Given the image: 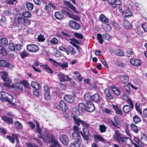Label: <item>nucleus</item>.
<instances>
[{"label":"nucleus","instance_id":"f257e3e1","mask_svg":"<svg viewBox=\"0 0 147 147\" xmlns=\"http://www.w3.org/2000/svg\"><path fill=\"white\" fill-rule=\"evenodd\" d=\"M27 50L30 52L36 53L39 50L38 46L35 45L29 44L27 45Z\"/></svg>","mask_w":147,"mask_h":147},{"label":"nucleus","instance_id":"f03ea898","mask_svg":"<svg viewBox=\"0 0 147 147\" xmlns=\"http://www.w3.org/2000/svg\"><path fill=\"white\" fill-rule=\"evenodd\" d=\"M123 137L118 130L115 131V134L113 135V139L119 142H121L122 139H123Z\"/></svg>","mask_w":147,"mask_h":147},{"label":"nucleus","instance_id":"7ed1b4c3","mask_svg":"<svg viewBox=\"0 0 147 147\" xmlns=\"http://www.w3.org/2000/svg\"><path fill=\"white\" fill-rule=\"evenodd\" d=\"M59 106H58V103H55L54 104L55 107L56 109H63V108L65 110H66L67 109L63 100H61L59 101Z\"/></svg>","mask_w":147,"mask_h":147},{"label":"nucleus","instance_id":"20e7f679","mask_svg":"<svg viewBox=\"0 0 147 147\" xmlns=\"http://www.w3.org/2000/svg\"><path fill=\"white\" fill-rule=\"evenodd\" d=\"M68 25L71 28L75 30H78L80 28V24L73 20H70L68 23Z\"/></svg>","mask_w":147,"mask_h":147},{"label":"nucleus","instance_id":"39448f33","mask_svg":"<svg viewBox=\"0 0 147 147\" xmlns=\"http://www.w3.org/2000/svg\"><path fill=\"white\" fill-rule=\"evenodd\" d=\"M82 129L83 132L81 131V135L84 140H87L90 135L89 131L86 128H83Z\"/></svg>","mask_w":147,"mask_h":147},{"label":"nucleus","instance_id":"423d86ee","mask_svg":"<svg viewBox=\"0 0 147 147\" xmlns=\"http://www.w3.org/2000/svg\"><path fill=\"white\" fill-rule=\"evenodd\" d=\"M43 136L44 138L43 139H46L49 142L53 143L54 142L56 141L55 140L54 137L52 135H49L46 132L44 133Z\"/></svg>","mask_w":147,"mask_h":147},{"label":"nucleus","instance_id":"0eeeda50","mask_svg":"<svg viewBox=\"0 0 147 147\" xmlns=\"http://www.w3.org/2000/svg\"><path fill=\"white\" fill-rule=\"evenodd\" d=\"M121 142L128 146H131L133 144L132 140L128 137H124L123 139H122Z\"/></svg>","mask_w":147,"mask_h":147},{"label":"nucleus","instance_id":"6e6552de","mask_svg":"<svg viewBox=\"0 0 147 147\" xmlns=\"http://www.w3.org/2000/svg\"><path fill=\"white\" fill-rule=\"evenodd\" d=\"M6 138L9 140V141L12 143H14L15 142V140H16V143L18 144L19 143V140L17 135L12 134V136L11 137L9 136H7Z\"/></svg>","mask_w":147,"mask_h":147},{"label":"nucleus","instance_id":"1a4fd4ad","mask_svg":"<svg viewBox=\"0 0 147 147\" xmlns=\"http://www.w3.org/2000/svg\"><path fill=\"white\" fill-rule=\"evenodd\" d=\"M109 3L113 5L114 8H115L117 5H120L122 4L121 2L119 0H107Z\"/></svg>","mask_w":147,"mask_h":147},{"label":"nucleus","instance_id":"9d476101","mask_svg":"<svg viewBox=\"0 0 147 147\" xmlns=\"http://www.w3.org/2000/svg\"><path fill=\"white\" fill-rule=\"evenodd\" d=\"M114 121H111V123L112 125L120 129V126L121 125V121L119 120L117 118L114 117Z\"/></svg>","mask_w":147,"mask_h":147},{"label":"nucleus","instance_id":"9b49d317","mask_svg":"<svg viewBox=\"0 0 147 147\" xmlns=\"http://www.w3.org/2000/svg\"><path fill=\"white\" fill-rule=\"evenodd\" d=\"M72 136L73 139L74 141L79 142L82 141V139L80 135V132H73Z\"/></svg>","mask_w":147,"mask_h":147},{"label":"nucleus","instance_id":"f8f14e48","mask_svg":"<svg viewBox=\"0 0 147 147\" xmlns=\"http://www.w3.org/2000/svg\"><path fill=\"white\" fill-rule=\"evenodd\" d=\"M130 63L134 66H139L142 64L141 60L139 59H133L130 60Z\"/></svg>","mask_w":147,"mask_h":147},{"label":"nucleus","instance_id":"ddd939ff","mask_svg":"<svg viewBox=\"0 0 147 147\" xmlns=\"http://www.w3.org/2000/svg\"><path fill=\"white\" fill-rule=\"evenodd\" d=\"M60 140L62 143L65 145H67L69 142L68 136L65 135H62Z\"/></svg>","mask_w":147,"mask_h":147},{"label":"nucleus","instance_id":"4468645a","mask_svg":"<svg viewBox=\"0 0 147 147\" xmlns=\"http://www.w3.org/2000/svg\"><path fill=\"white\" fill-rule=\"evenodd\" d=\"M36 123V129H37V132L38 134V136L41 139H43L44 134L43 135L41 132V129L40 127L39 124L37 121H34Z\"/></svg>","mask_w":147,"mask_h":147},{"label":"nucleus","instance_id":"2eb2a0df","mask_svg":"<svg viewBox=\"0 0 147 147\" xmlns=\"http://www.w3.org/2000/svg\"><path fill=\"white\" fill-rule=\"evenodd\" d=\"M36 123V129H37V132L38 134V136L41 139H43L44 134L43 135L41 132V129L40 127L39 124L37 121H34Z\"/></svg>","mask_w":147,"mask_h":147},{"label":"nucleus","instance_id":"dca6fc26","mask_svg":"<svg viewBox=\"0 0 147 147\" xmlns=\"http://www.w3.org/2000/svg\"><path fill=\"white\" fill-rule=\"evenodd\" d=\"M95 108L93 104L91 102H88L86 105V110L89 112H91L94 111Z\"/></svg>","mask_w":147,"mask_h":147},{"label":"nucleus","instance_id":"f3484780","mask_svg":"<svg viewBox=\"0 0 147 147\" xmlns=\"http://www.w3.org/2000/svg\"><path fill=\"white\" fill-rule=\"evenodd\" d=\"M2 120L5 121L8 125L13 123V119L11 118L5 116H2L1 117Z\"/></svg>","mask_w":147,"mask_h":147},{"label":"nucleus","instance_id":"a211bd4d","mask_svg":"<svg viewBox=\"0 0 147 147\" xmlns=\"http://www.w3.org/2000/svg\"><path fill=\"white\" fill-rule=\"evenodd\" d=\"M120 81L123 84H126L129 81V78L127 76L125 75L121 76L119 77Z\"/></svg>","mask_w":147,"mask_h":147},{"label":"nucleus","instance_id":"6ab92c4d","mask_svg":"<svg viewBox=\"0 0 147 147\" xmlns=\"http://www.w3.org/2000/svg\"><path fill=\"white\" fill-rule=\"evenodd\" d=\"M65 3L67 7L71 9L72 10L76 13H77V11L76 10V9L75 7L70 3L69 2L65 1Z\"/></svg>","mask_w":147,"mask_h":147},{"label":"nucleus","instance_id":"aec40b11","mask_svg":"<svg viewBox=\"0 0 147 147\" xmlns=\"http://www.w3.org/2000/svg\"><path fill=\"white\" fill-rule=\"evenodd\" d=\"M59 80L61 82L66 81V76L62 73H60L57 75Z\"/></svg>","mask_w":147,"mask_h":147},{"label":"nucleus","instance_id":"412c9836","mask_svg":"<svg viewBox=\"0 0 147 147\" xmlns=\"http://www.w3.org/2000/svg\"><path fill=\"white\" fill-rule=\"evenodd\" d=\"M122 12L123 16L125 18L130 17L132 15V13L129 10H124Z\"/></svg>","mask_w":147,"mask_h":147},{"label":"nucleus","instance_id":"4be33fe9","mask_svg":"<svg viewBox=\"0 0 147 147\" xmlns=\"http://www.w3.org/2000/svg\"><path fill=\"white\" fill-rule=\"evenodd\" d=\"M64 98L65 100L68 102L72 103L74 101V98L71 96L66 95L64 96Z\"/></svg>","mask_w":147,"mask_h":147},{"label":"nucleus","instance_id":"5701e85b","mask_svg":"<svg viewBox=\"0 0 147 147\" xmlns=\"http://www.w3.org/2000/svg\"><path fill=\"white\" fill-rule=\"evenodd\" d=\"M0 73L1 74H3L2 75L1 78L4 81L8 82L9 81V78L7 77V76L8 74V73L7 72L3 71L0 72Z\"/></svg>","mask_w":147,"mask_h":147},{"label":"nucleus","instance_id":"b1692460","mask_svg":"<svg viewBox=\"0 0 147 147\" xmlns=\"http://www.w3.org/2000/svg\"><path fill=\"white\" fill-rule=\"evenodd\" d=\"M99 20L100 21L104 23H108L109 22V19L103 14H101L100 16Z\"/></svg>","mask_w":147,"mask_h":147},{"label":"nucleus","instance_id":"393cba45","mask_svg":"<svg viewBox=\"0 0 147 147\" xmlns=\"http://www.w3.org/2000/svg\"><path fill=\"white\" fill-rule=\"evenodd\" d=\"M94 140L96 142H98V141L104 142L105 141L102 137L99 135H94Z\"/></svg>","mask_w":147,"mask_h":147},{"label":"nucleus","instance_id":"a878e982","mask_svg":"<svg viewBox=\"0 0 147 147\" xmlns=\"http://www.w3.org/2000/svg\"><path fill=\"white\" fill-rule=\"evenodd\" d=\"M104 93L106 97L108 99H112L113 98V96L111 95L108 89H105L104 90Z\"/></svg>","mask_w":147,"mask_h":147},{"label":"nucleus","instance_id":"bb28decb","mask_svg":"<svg viewBox=\"0 0 147 147\" xmlns=\"http://www.w3.org/2000/svg\"><path fill=\"white\" fill-rule=\"evenodd\" d=\"M92 100L94 102L98 103L99 101L100 96L98 93H96L92 96Z\"/></svg>","mask_w":147,"mask_h":147},{"label":"nucleus","instance_id":"cd10ccee","mask_svg":"<svg viewBox=\"0 0 147 147\" xmlns=\"http://www.w3.org/2000/svg\"><path fill=\"white\" fill-rule=\"evenodd\" d=\"M72 114L73 115V117H76L79 115L80 113L78 110L76 108H73L71 110Z\"/></svg>","mask_w":147,"mask_h":147},{"label":"nucleus","instance_id":"c85d7f7f","mask_svg":"<svg viewBox=\"0 0 147 147\" xmlns=\"http://www.w3.org/2000/svg\"><path fill=\"white\" fill-rule=\"evenodd\" d=\"M55 16L57 19L59 20H61L64 17V16L63 14L58 11H56L55 12Z\"/></svg>","mask_w":147,"mask_h":147},{"label":"nucleus","instance_id":"c756f323","mask_svg":"<svg viewBox=\"0 0 147 147\" xmlns=\"http://www.w3.org/2000/svg\"><path fill=\"white\" fill-rule=\"evenodd\" d=\"M92 96H91L89 93H87L85 94L84 96V99L86 101L88 102H90L92 100Z\"/></svg>","mask_w":147,"mask_h":147},{"label":"nucleus","instance_id":"7c9ffc66","mask_svg":"<svg viewBox=\"0 0 147 147\" xmlns=\"http://www.w3.org/2000/svg\"><path fill=\"white\" fill-rule=\"evenodd\" d=\"M31 86L34 89H38L40 88V84L35 82H32L31 84Z\"/></svg>","mask_w":147,"mask_h":147},{"label":"nucleus","instance_id":"2f4dec72","mask_svg":"<svg viewBox=\"0 0 147 147\" xmlns=\"http://www.w3.org/2000/svg\"><path fill=\"white\" fill-rule=\"evenodd\" d=\"M73 118L75 122V124L78 126L80 125V124L81 123V121H82L78 116L73 117Z\"/></svg>","mask_w":147,"mask_h":147},{"label":"nucleus","instance_id":"473e14b6","mask_svg":"<svg viewBox=\"0 0 147 147\" xmlns=\"http://www.w3.org/2000/svg\"><path fill=\"white\" fill-rule=\"evenodd\" d=\"M140 104L139 102H136L135 104V107L136 110L140 114H142V109L140 107Z\"/></svg>","mask_w":147,"mask_h":147},{"label":"nucleus","instance_id":"72a5a7b5","mask_svg":"<svg viewBox=\"0 0 147 147\" xmlns=\"http://www.w3.org/2000/svg\"><path fill=\"white\" fill-rule=\"evenodd\" d=\"M112 106L113 109L115 111L116 114L120 115H122V111L118 108V107L117 106H115L113 105H112Z\"/></svg>","mask_w":147,"mask_h":147},{"label":"nucleus","instance_id":"f704fd0d","mask_svg":"<svg viewBox=\"0 0 147 147\" xmlns=\"http://www.w3.org/2000/svg\"><path fill=\"white\" fill-rule=\"evenodd\" d=\"M131 107L128 105H126L123 106V110L124 112L127 113L131 111Z\"/></svg>","mask_w":147,"mask_h":147},{"label":"nucleus","instance_id":"c9c22d12","mask_svg":"<svg viewBox=\"0 0 147 147\" xmlns=\"http://www.w3.org/2000/svg\"><path fill=\"white\" fill-rule=\"evenodd\" d=\"M79 109L82 111H84L86 110V106L82 102L80 103L78 105Z\"/></svg>","mask_w":147,"mask_h":147},{"label":"nucleus","instance_id":"e433bc0d","mask_svg":"<svg viewBox=\"0 0 147 147\" xmlns=\"http://www.w3.org/2000/svg\"><path fill=\"white\" fill-rule=\"evenodd\" d=\"M67 50L70 52L71 55H74L76 53L75 49L71 46H69L67 47Z\"/></svg>","mask_w":147,"mask_h":147},{"label":"nucleus","instance_id":"4c0bfd02","mask_svg":"<svg viewBox=\"0 0 147 147\" xmlns=\"http://www.w3.org/2000/svg\"><path fill=\"white\" fill-rule=\"evenodd\" d=\"M123 26L127 29H129L130 28V23L127 20H124L123 22Z\"/></svg>","mask_w":147,"mask_h":147},{"label":"nucleus","instance_id":"58836bf2","mask_svg":"<svg viewBox=\"0 0 147 147\" xmlns=\"http://www.w3.org/2000/svg\"><path fill=\"white\" fill-rule=\"evenodd\" d=\"M0 42L1 44L3 46L6 45L8 43V41L7 39L3 37L0 39Z\"/></svg>","mask_w":147,"mask_h":147},{"label":"nucleus","instance_id":"ea45409f","mask_svg":"<svg viewBox=\"0 0 147 147\" xmlns=\"http://www.w3.org/2000/svg\"><path fill=\"white\" fill-rule=\"evenodd\" d=\"M13 88L17 89L20 91H22L23 90V86L21 84H17L16 85H13L12 86Z\"/></svg>","mask_w":147,"mask_h":147},{"label":"nucleus","instance_id":"a19ab883","mask_svg":"<svg viewBox=\"0 0 147 147\" xmlns=\"http://www.w3.org/2000/svg\"><path fill=\"white\" fill-rule=\"evenodd\" d=\"M12 10L10 9H7L3 11V14L7 16L11 15L12 14Z\"/></svg>","mask_w":147,"mask_h":147},{"label":"nucleus","instance_id":"79ce46f5","mask_svg":"<svg viewBox=\"0 0 147 147\" xmlns=\"http://www.w3.org/2000/svg\"><path fill=\"white\" fill-rule=\"evenodd\" d=\"M26 6L27 9L28 10H32L34 8L33 4L29 2H26Z\"/></svg>","mask_w":147,"mask_h":147},{"label":"nucleus","instance_id":"37998d69","mask_svg":"<svg viewBox=\"0 0 147 147\" xmlns=\"http://www.w3.org/2000/svg\"><path fill=\"white\" fill-rule=\"evenodd\" d=\"M111 88L112 89L114 93L117 95H119L120 94V91L117 88L114 87L113 86H111Z\"/></svg>","mask_w":147,"mask_h":147},{"label":"nucleus","instance_id":"c03bdc74","mask_svg":"<svg viewBox=\"0 0 147 147\" xmlns=\"http://www.w3.org/2000/svg\"><path fill=\"white\" fill-rule=\"evenodd\" d=\"M20 83L28 88H30L29 83L26 80H24L21 81L20 82Z\"/></svg>","mask_w":147,"mask_h":147},{"label":"nucleus","instance_id":"a18cd8bd","mask_svg":"<svg viewBox=\"0 0 147 147\" xmlns=\"http://www.w3.org/2000/svg\"><path fill=\"white\" fill-rule=\"evenodd\" d=\"M19 54L20 55L21 58H24L27 57L28 55V54L27 51L25 50L20 52L19 53Z\"/></svg>","mask_w":147,"mask_h":147},{"label":"nucleus","instance_id":"49530a36","mask_svg":"<svg viewBox=\"0 0 147 147\" xmlns=\"http://www.w3.org/2000/svg\"><path fill=\"white\" fill-rule=\"evenodd\" d=\"M131 129L135 132L138 133V127L137 126L134 124H131Z\"/></svg>","mask_w":147,"mask_h":147},{"label":"nucleus","instance_id":"de8ad7c7","mask_svg":"<svg viewBox=\"0 0 147 147\" xmlns=\"http://www.w3.org/2000/svg\"><path fill=\"white\" fill-rule=\"evenodd\" d=\"M133 121L135 123H137L141 121V120L139 116L135 115L133 117Z\"/></svg>","mask_w":147,"mask_h":147},{"label":"nucleus","instance_id":"09e8293b","mask_svg":"<svg viewBox=\"0 0 147 147\" xmlns=\"http://www.w3.org/2000/svg\"><path fill=\"white\" fill-rule=\"evenodd\" d=\"M79 142L74 141L73 142L71 143L69 146V147H80L79 144Z\"/></svg>","mask_w":147,"mask_h":147},{"label":"nucleus","instance_id":"8fccbe9b","mask_svg":"<svg viewBox=\"0 0 147 147\" xmlns=\"http://www.w3.org/2000/svg\"><path fill=\"white\" fill-rule=\"evenodd\" d=\"M23 16L26 18H30L31 16V14L29 11H24L22 13Z\"/></svg>","mask_w":147,"mask_h":147},{"label":"nucleus","instance_id":"3c124183","mask_svg":"<svg viewBox=\"0 0 147 147\" xmlns=\"http://www.w3.org/2000/svg\"><path fill=\"white\" fill-rule=\"evenodd\" d=\"M99 130L101 133L105 132L107 127L104 125H100L99 126Z\"/></svg>","mask_w":147,"mask_h":147},{"label":"nucleus","instance_id":"603ef678","mask_svg":"<svg viewBox=\"0 0 147 147\" xmlns=\"http://www.w3.org/2000/svg\"><path fill=\"white\" fill-rule=\"evenodd\" d=\"M115 54L117 55L120 56H123L124 55V53L123 51L120 49H118L114 52Z\"/></svg>","mask_w":147,"mask_h":147},{"label":"nucleus","instance_id":"864d4df0","mask_svg":"<svg viewBox=\"0 0 147 147\" xmlns=\"http://www.w3.org/2000/svg\"><path fill=\"white\" fill-rule=\"evenodd\" d=\"M97 36L99 42L101 44H102L103 40L102 38V35L98 33L97 34Z\"/></svg>","mask_w":147,"mask_h":147},{"label":"nucleus","instance_id":"5fc2aeb1","mask_svg":"<svg viewBox=\"0 0 147 147\" xmlns=\"http://www.w3.org/2000/svg\"><path fill=\"white\" fill-rule=\"evenodd\" d=\"M10 98L8 97L7 96L4 97V99L3 100V101H7L9 102H11L13 100V98L12 96H10Z\"/></svg>","mask_w":147,"mask_h":147},{"label":"nucleus","instance_id":"6e6d98bb","mask_svg":"<svg viewBox=\"0 0 147 147\" xmlns=\"http://www.w3.org/2000/svg\"><path fill=\"white\" fill-rule=\"evenodd\" d=\"M49 60L51 62L53 63L55 66L57 67L60 66V63L57 62L51 58H49Z\"/></svg>","mask_w":147,"mask_h":147},{"label":"nucleus","instance_id":"4d7b16f0","mask_svg":"<svg viewBox=\"0 0 147 147\" xmlns=\"http://www.w3.org/2000/svg\"><path fill=\"white\" fill-rule=\"evenodd\" d=\"M8 62L7 61L4 59H3L0 61V65L3 67H6L7 66V65Z\"/></svg>","mask_w":147,"mask_h":147},{"label":"nucleus","instance_id":"13d9d810","mask_svg":"<svg viewBox=\"0 0 147 147\" xmlns=\"http://www.w3.org/2000/svg\"><path fill=\"white\" fill-rule=\"evenodd\" d=\"M37 90L35 89L33 90V94L35 96L39 97L40 96V93Z\"/></svg>","mask_w":147,"mask_h":147},{"label":"nucleus","instance_id":"bf43d9fd","mask_svg":"<svg viewBox=\"0 0 147 147\" xmlns=\"http://www.w3.org/2000/svg\"><path fill=\"white\" fill-rule=\"evenodd\" d=\"M124 88L127 93H128L129 95L130 94L131 89L130 87L127 85H124Z\"/></svg>","mask_w":147,"mask_h":147},{"label":"nucleus","instance_id":"052dcab7","mask_svg":"<svg viewBox=\"0 0 147 147\" xmlns=\"http://www.w3.org/2000/svg\"><path fill=\"white\" fill-rule=\"evenodd\" d=\"M14 124L15 126L18 129H21L22 127V124L18 121L15 122Z\"/></svg>","mask_w":147,"mask_h":147},{"label":"nucleus","instance_id":"680f3d73","mask_svg":"<svg viewBox=\"0 0 147 147\" xmlns=\"http://www.w3.org/2000/svg\"><path fill=\"white\" fill-rule=\"evenodd\" d=\"M74 35L78 39H82L83 37V36L82 35L78 33L75 32L74 33Z\"/></svg>","mask_w":147,"mask_h":147},{"label":"nucleus","instance_id":"e2e57ef3","mask_svg":"<svg viewBox=\"0 0 147 147\" xmlns=\"http://www.w3.org/2000/svg\"><path fill=\"white\" fill-rule=\"evenodd\" d=\"M59 49L60 50L65 52L68 55H69L70 54V52L67 50V49L62 46L59 47Z\"/></svg>","mask_w":147,"mask_h":147},{"label":"nucleus","instance_id":"0e129e2a","mask_svg":"<svg viewBox=\"0 0 147 147\" xmlns=\"http://www.w3.org/2000/svg\"><path fill=\"white\" fill-rule=\"evenodd\" d=\"M24 18L22 17H18L17 20V21L18 23L22 24H24Z\"/></svg>","mask_w":147,"mask_h":147},{"label":"nucleus","instance_id":"69168bd1","mask_svg":"<svg viewBox=\"0 0 147 147\" xmlns=\"http://www.w3.org/2000/svg\"><path fill=\"white\" fill-rule=\"evenodd\" d=\"M126 101L130 105L131 109H133L134 107V105L131 100L130 98H128L126 100Z\"/></svg>","mask_w":147,"mask_h":147},{"label":"nucleus","instance_id":"338daca9","mask_svg":"<svg viewBox=\"0 0 147 147\" xmlns=\"http://www.w3.org/2000/svg\"><path fill=\"white\" fill-rule=\"evenodd\" d=\"M103 37L104 38V39L107 40H109L111 38L110 36L107 33H104L102 34Z\"/></svg>","mask_w":147,"mask_h":147},{"label":"nucleus","instance_id":"774afa93","mask_svg":"<svg viewBox=\"0 0 147 147\" xmlns=\"http://www.w3.org/2000/svg\"><path fill=\"white\" fill-rule=\"evenodd\" d=\"M68 64L67 62H64L62 63H60V67L63 68H66L68 67Z\"/></svg>","mask_w":147,"mask_h":147}]
</instances>
